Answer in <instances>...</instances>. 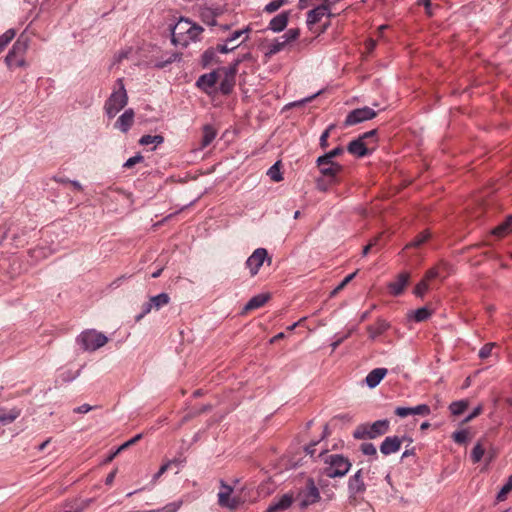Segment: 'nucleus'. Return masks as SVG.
<instances>
[{
	"instance_id": "obj_48",
	"label": "nucleus",
	"mask_w": 512,
	"mask_h": 512,
	"mask_svg": "<svg viewBox=\"0 0 512 512\" xmlns=\"http://www.w3.org/2000/svg\"><path fill=\"white\" fill-rule=\"evenodd\" d=\"M356 275V272L347 275L340 284L331 292V296H335L339 293Z\"/></svg>"
},
{
	"instance_id": "obj_45",
	"label": "nucleus",
	"mask_w": 512,
	"mask_h": 512,
	"mask_svg": "<svg viewBox=\"0 0 512 512\" xmlns=\"http://www.w3.org/2000/svg\"><path fill=\"white\" fill-rule=\"evenodd\" d=\"M300 36V30L297 28H291L286 31L281 37L286 40V43L289 45L291 42L298 39Z\"/></svg>"
},
{
	"instance_id": "obj_10",
	"label": "nucleus",
	"mask_w": 512,
	"mask_h": 512,
	"mask_svg": "<svg viewBox=\"0 0 512 512\" xmlns=\"http://www.w3.org/2000/svg\"><path fill=\"white\" fill-rule=\"evenodd\" d=\"M376 134L375 130L368 131L361 135L359 138L351 141L348 145V151L349 153L357 156V157H363L365 156L368 151V143L366 142L367 139L374 138Z\"/></svg>"
},
{
	"instance_id": "obj_29",
	"label": "nucleus",
	"mask_w": 512,
	"mask_h": 512,
	"mask_svg": "<svg viewBox=\"0 0 512 512\" xmlns=\"http://www.w3.org/2000/svg\"><path fill=\"white\" fill-rule=\"evenodd\" d=\"M150 300L153 304V308L155 310H159L170 302V297L167 293H160L158 295L152 296Z\"/></svg>"
},
{
	"instance_id": "obj_11",
	"label": "nucleus",
	"mask_w": 512,
	"mask_h": 512,
	"mask_svg": "<svg viewBox=\"0 0 512 512\" xmlns=\"http://www.w3.org/2000/svg\"><path fill=\"white\" fill-rule=\"evenodd\" d=\"M375 116L376 112L370 107L354 109L347 115L344 124L345 126H352L373 119Z\"/></svg>"
},
{
	"instance_id": "obj_61",
	"label": "nucleus",
	"mask_w": 512,
	"mask_h": 512,
	"mask_svg": "<svg viewBox=\"0 0 512 512\" xmlns=\"http://www.w3.org/2000/svg\"><path fill=\"white\" fill-rule=\"evenodd\" d=\"M482 411L481 406L476 407L473 412L465 419L466 422L472 420L474 417L478 416Z\"/></svg>"
},
{
	"instance_id": "obj_55",
	"label": "nucleus",
	"mask_w": 512,
	"mask_h": 512,
	"mask_svg": "<svg viewBox=\"0 0 512 512\" xmlns=\"http://www.w3.org/2000/svg\"><path fill=\"white\" fill-rule=\"evenodd\" d=\"M493 345L492 343L484 345L479 351V357L482 359L487 358L491 354Z\"/></svg>"
},
{
	"instance_id": "obj_59",
	"label": "nucleus",
	"mask_w": 512,
	"mask_h": 512,
	"mask_svg": "<svg viewBox=\"0 0 512 512\" xmlns=\"http://www.w3.org/2000/svg\"><path fill=\"white\" fill-rule=\"evenodd\" d=\"M91 409H92V407L89 404H83V405L75 408L74 412L84 414V413L89 412Z\"/></svg>"
},
{
	"instance_id": "obj_22",
	"label": "nucleus",
	"mask_w": 512,
	"mask_h": 512,
	"mask_svg": "<svg viewBox=\"0 0 512 512\" xmlns=\"http://www.w3.org/2000/svg\"><path fill=\"white\" fill-rule=\"evenodd\" d=\"M348 488L351 494L356 495L365 491V484L362 477V471L358 470L348 482Z\"/></svg>"
},
{
	"instance_id": "obj_30",
	"label": "nucleus",
	"mask_w": 512,
	"mask_h": 512,
	"mask_svg": "<svg viewBox=\"0 0 512 512\" xmlns=\"http://www.w3.org/2000/svg\"><path fill=\"white\" fill-rule=\"evenodd\" d=\"M164 142V138L161 135H144L140 138L139 144L143 146H147L153 144L158 146Z\"/></svg>"
},
{
	"instance_id": "obj_18",
	"label": "nucleus",
	"mask_w": 512,
	"mask_h": 512,
	"mask_svg": "<svg viewBox=\"0 0 512 512\" xmlns=\"http://www.w3.org/2000/svg\"><path fill=\"white\" fill-rule=\"evenodd\" d=\"M430 413V407L426 404H420L415 407H397L395 409V414L402 418L408 415L428 416Z\"/></svg>"
},
{
	"instance_id": "obj_34",
	"label": "nucleus",
	"mask_w": 512,
	"mask_h": 512,
	"mask_svg": "<svg viewBox=\"0 0 512 512\" xmlns=\"http://www.w3.org/2000/svg\"><path fill=\"white\" fill-rule=\"evenodd\" d=\"M20 415L19 409H12L9 413L0 415V423L3 425H7L12 423L18 416Z\"/></svg>"
},
{
	"instance_id": "obj_8",
	"label": "nucleus",
	"mask_w": 512,
	"mask_h": 512,
	"mask_svg": "<svg viewBox=\"0 0 512 512\" xmlns=\"http://www.w3.org/2000/svg\"><path fill=\"white\" fill-rule=\"evenodd\" d=\"M241 61L242 59L238 58L228 67L220 68L219 90L222 94H229L232 91Z\"/></svg>"
},
{
	"instance_id": "obj_38",
	"label": "nucleus",
	"mask_w": 512,
	"mask_h": 512,
	"mask_svg": "<svg viewBox=\"0 0 512 512\" xmlns=\"http://www.w3.org/2000/svg\"><path fill=\"white\" fill-rule=\"evenodd\" d=\"M389 325L385 321H378L375 326L370 327L369 331L372 338H375L382 334L384 331L388 329Z\"/></svg>"
},
{
	"instance_id": "obj_4",
	"label": "nucleus",
	"mask_w": 512,
	"mask_h": 512,
	"mask_svg": "<svg viewBox=\"0 0 512 512\" xmlns=\"http://www.w3.org/2000/svg\"><path fill=\"white\" fill-rule=\"evenodd\" d=\"M389 426L390 423L387 419L377 420L371 424H360L355 428L353 437L358 440L375 439L387 433Z\"/></svg>"
},
{
	"instance_id": "obj_21",
	"label": "nucleus",
	"mask_w": 512,
	"mask_h": 512,
	"mask_svg": "<svg viewBox=\"0 0 512 512\" xmlns=\"http://www.w3.org/2000/svg\"><path fill=\"white\" fill-rule=\"evenodd\" d=\"M293 502V497L290 494H284L278 500L271 503L266 512H280L288 509Z\"/></svg>"
},
{
	"instance_id": "obj_64",
	"label": "nucleus",
	"mask_w": 512,
	"mask_h": 512,
	"mask_svg": "<svg viewBox=\"0 0 512 512\" xmlns=\"http://www.w3.org/2000/svg\"><path fill=\"white\" fill-rule=\"evenodd\" d=\"M142 438V434H137L135 435L133 438H131L130 440H128V443L130 445L136 443L137 441H139L140 439Z\"/></svg>"
},
{
	"instance_id": "obj_31",
	"label": "nucleus",
	"mask_w": 512,
	"mask_h": 512,
	"mask_svg": "<svg viewBox=\"0 0 512 512\" xmlns=\"http://www.w3.org/2000/svg\"><path fill=\"white\" fill-rule=\"evenodd\" d=\"M15 36V29H8L0 36V53L4 51V49L14 39Z\"/></svg>"
},
{
	"instance_id": "obj_14",
	"label": "nucleus",
	"mask_w": 512,
	"mask_h": 512,
	"mask_svg": "<svg viewBox=\"0 0 512 512\" xmlns=\"http://www.w3.org/2000/svg\"><path fill=\"white\" fill-rule=\"evenodd\" d=\"M220 79V68L207 74L201 75L196 84L204 92L210 94L213 92L215 85Z\"/></svg>"
},
{
	"instance_id": "obj_5",
	"label": "nucleus",
	"mask_w": 512,
	"mask_h": 512,
	"mask_svg": "<svg viewBox=\"0 0 512 512\" xmlns=\"http://www.w3.org/2000/svg\"><path fill=\"white\" fill-rule=\"evenodd\" d=\"M324 464V473L329 478L343 477L351 468L349 459L340 454L326 456Z\"/></svg>"
},
{
	"instance_id": "obj_36",
	"label": "nucleus",
	"mask_w": 512,
	"mask_h": 512,
	"mask_svg": "<svg viewBox=\"0 0 512 512\" xmlns=\"http://www.w3.org/2000/svg\"><path fill=\"white\" fill-rule=\"evenodd\" d=\"M288 0H272L264 7V12L274 13L279 10L282 6L286 5Z\"/></svg>"
},
{
	"instance_id": "obj_25",
	"label": "nucleus",
	"mask_w": 512,
	"mask_h": 512,
	"mask_svg": "<svg viewBox=\"0 0 512 512\" xmlns=\"http://www.w3.org/2000/svg\"><path fill=\"white\" fill-rule=\"evenodd\" d=\"M269 300L268 294H258L253 296L245 305L244 310L250 311L262 307Z\"/></svg>"
},
{
	"instance_id": "obj_46",
	"label": "nucleus",
	"mask_w": 512,
	"mask_h": 512,
	"mask_svg": "<svg viewBox=\"0 0 512 512\" xmlns=\"http://www.w3.org/2000/svg\"><path fill=\"white\" fill-rule=\"evenodd\" d=\"M267 174L271 178V180L275 182H280L283 179L282 173L280 172V169L278 167V163H275L273 166H271Z\"/></svg>"
},
{
	"instance_id": "obj_20",
	"label": "nucleus",
	"mask_w": 512,
	"mask_h": 512,
	"mask_svg": "<svg viewBox=\"0 0 512 512\" xmlns=\"http://www.w3.org/2000/svg\"><path fill=\"white\" fill-rule=\"evenodd\" d=\"M289 17H290L289 11H284V12L276 15L275 17H273L270 20V22L268 24V29L274 33H279V32L284 31L288 25Z\"/></svg>"
},
{
	"instance_id": "obj_17",
	"label": "nucleus",
	"mask_w": 512,
	"mask_h": 512,
	"mask_svg": "<svg viewBox=\"0 0 512 512\" xmlns=\"http://www.w3.org/2000/svg\"><path fill=\"white\" fill-rule=\"evenodd\" d=\"M402 442V439L398 436H388L382 441L380 452L385 456L396 453L401 449Z\"/></svg>"
},
{
	"instance_id": "obj_28",
	"label": "nucleus",
	"mask_w": 512,
	"mask_h": 512,
	"mask_svg": "<svg viewBox=\"0 0 512 512\" xmlns=\"http://www.w3.org/2000/svg\"><path fill=\"white\" fill-rule=\"evenodd\" d=\"M512 231V215L507 218L505 222L498 225L492 230V234L497 237H503Z\"/></svg>"
},
{
	"instance_id": "obj_15",
	"label": "nucleus",
	"mask_w": 512,
	"mask_h": 512,
	"mask_svg": "<svg viewBox=\"0 0 512 512\" xmlns=\"http://www.w3.org/2000/svg\"><path fill=\"white\" fill-rule=\"evenodd\" d=\"M301 506L307 507L319 501L320 493L312 479L308 480L307 487L300 493Z\"/></svg>"
},
{
	"instance_id": "obj_56",
	"label": "nucleus",
	"mask_w": 512,
	"mask_h": 512,
	"mask_svg": "<svg viewBox=\"0 0 512 512\" xmlns=\"http://www.w3.org/2000/svg\"><path fill=\"white\" fill-rule=\"evenodd\" d=\"M170 464H171V462L168 461L167 463H164L163 465H161L158 472L154 475L153 480L154 481L158 480L168 470Z\"/></svg>"
},
{
	"instance_id": "obj_9",
	"label": "nucleus",
	"mask_w": 512,
	"mask_h": 512,
	"mask_svg": "<svg viewBox=\"0 0 512 512\" xmlns=\"http://www.w3.org/2000/svg\"><path fill=\"white\" fill-rule=\"evenodd\" d=\"M316 164L320 173L329 179L330 183L336 182L337 175L342 171L343 167L338 162L326 160V158L318 157Z\"/></svg>"
},
{
	"instance_id": "obj_53",
	"label": "nucleus",
	"mask_w": 512,
	"mask_h": 512,
	"mask_svg": "<svg viewBox=\"0 0 512 512\" xmlns=\"http://www.w3.org/2000/svg\"><path fill=\"white\" fill-rule=\"evenodd\" d=\"M316 2L328 3V0H299L298 7L303 10L308 8L309 6L314 5Z\"/></svg>"
},
{
	"instance_id": "obj_35",
	"label": "nucleus",
	"mask_w": 512,
	"mask_h": 512,
	"mask_svg": "<svg viewBox=\"0 0 512 512\" xmlns=\"http://www.w3.org/2000/svg\"><path fill=\"white\" fill-rule=\"evenodd\" d=\"M429 237H430V232L425 230V231L421 232L419 235H417L413 241H411L409 244H407L406 248L419 247L424 242H426L429 239Z\"/></svg>"
},
{
	"instance_id": "obj_58",
	"label": "nucleus",
	"mask_w": 512,
	"mask_h": 512,
	"mask_svg": "<svg viewBox=\"0 0 512 512\" xmlns=\"http://www.w3.org/2000/svg\"><path fill=\"white\" fill-rule=\"evenodd\" d=\"M418 5H423L426 9V13L431 16V0H418Z\"/></svg>"
},
{
	"instance_id": "obj_19",
	"label": "nucleus",
	"mask_w": 512,
	"mask_h": 512,
	"mask_svg": "<svg viewBox=\"0 0 512 512\" xmlns=\"http://www.w3.org/2000/svg\"><path fill=\"white\" fill-rule=\"evenodd\" d=\"M135 113L133 109H126L116 120L115 128L123 133H127L134 123Z\"/></svg>"
},
{
	"instance_id": "obj_2",
	"label": "nucleus",
	"mask_w": 512,
	"mask_h": 512,
	"mask_svg": "<svg viewBox=\"0 0 512 512\" xmlns=\"http://www.w3.org/2000/svg\"><path fill=\"white\" fill-rule=\"evenodd\" d=\"M128 103V94L123 78H118L112 92L104 104V111L108 118H114Z\"/></svg>"
},
{
	"instance_id": "obj_63",
	"label": "nucleus",
	"mask_w": 512,
	"mask_h": 512,
	"mask_svg": "<svg viewBox=\"0 0 512 512\" xmlns=\"http://www.w3.org/2000/svg\"><path fill=\"white\" fill-rule=\"evenodd\" d=\"M69 183L75 188L77 189L78 191H82L83 190V186L81 185L80 182L76 181V180H71L69 181Z\"/></svg>"
},
{
	"instance_id": "obj_49",
	"label": "nucleus",
	"mask_w": 512,
	"mask_h": 512,
	"mask_svg": "<svg viewBox=\"0 0 512 512\" xmlns=\"http://www.w3.org/2000/svg\"><path fill=\"white\" fill-rule=\"evenodd\" d=\"M452 437L456 443L462 444L467 441L468 432L466 430H459V431L454 432Z\"/></svg>"
},
{
	"instance_id": "obj_41",
	"label": "nucleus",
	"mask_w": 512,
	"mask_h": 512,
	"mask_svg": "<svg viewBox=\"0 0 512 512\" xmlns=\"http://www.w3.org/2000/svg\"><path fill=\"white\" fill-rule=\"evenodd\" d=\"M431 316V311L426 307H421L413 312V319L416 322L427 320Z\"/></svg>"
},
{
	"instance_id": "obj_33",
	"label": "nucleus",
	"mask_w": 512,
	"mask_h": 512,
	"mask_svg": "<svg viewBox=\"0 0 512 512\" xmlns=\"http://www.w3.org/2000/svg\"><path fill=\"white\" fill-rule=\"evenodd\" d=\"M468 407V402L466 400L454 401L450 404L449 409L453 415L462 414L466 408Z\"/></svg>"
},
{
	"instance_id": "obj_13",
	"label": "nucleus",
	"mask_w": 512,
	"mask_h": 512,
	"mask_svg": "<svg viewBox=\"0 0 512 512\" xmlns=\"http://www.w3.org/2000/svg\"><path fill=\"white\" fill-rule=\"evenodd\" d=\"M268 253L265 248H257L247 259L246 266L250 271L251 276H255L264 261L267 259Z\"/></svg>"
},
{
	"instance_id": "obj_62",
	"label": "nucleus",
	"mask_w": 512,
	"mask_h": 512,
	"mask_svg": "<svg viewBox=\"0 0 512 512\" xmlns=\"http://www.w3.org/2000/svg\"><path fill=\"white\" fill-rule=\"evenodd\" d=\"M124 279H125V277H124V276H121V277H119V278L115 279V280L111 283V287H113V288H117V287H119V286L121 285V283H122V281H123Z\"/></svg>"
},
{
	"instance_id": "obj_12",
	"label": "nucleus",
	"mask_w": 512,
	"mask_h": 512,
	"mask_svg": "<svg viewBox=\"0 0 512 512\" xmlns=\"http://www.w3.org/2000/svg\"><path fill=\"white\" fill-rule=\"evenodd\" d=\"M324 17H331L330 5L328 3H322L307 13L306 24L308 28L312 30L313 26L320 22Z\"/></svg>"
},
{
	"instance_id": "obj_42",
	"label": "nucleus",
	"mask_w": 512,
	"mask_h": 512,
	"mask_svg": "<svg viewBox=\"0 0 512 512\" xmlns=\"http://www.w3.org/2000/svg\"><path fill=\"white\" fill-rule=\"evenodd\" d=\"M361 452L366 456H372L375 459L377 458V449L374 444L370 442H365L360 445Z\"/></svg>"
},
{
	"instance_id": "obj_47",
	"label": "nucleus",
	"mask_w": 512,
	"mask_h": 512,
	"mask_svg": "<svg viewBox=\"0 0 512 512\" xmlns=\"http://www.w3.org/2000/svg\"><path fill=\"white\" fill-rule=\"evenodd\" d=\"M230 44H231V42H227V39H226L224 43L218 44L215 48L219 54H226L228 52L233 51L234 49H236L239 46V44L229 46Z\"/></svg>"
},
{
	"instance_id": "obj_40",
	"label": "nucleus",
	"mask_w": 512,
	"mask_h": 512,
	"mask_svg": "<svg viewBox=\"0 0 512 512\" xmlns=\"http://www.w3.org/2000/svg\"><path fill=\"white\" fill-rule=\"evenodd\" d=\"M183 505L182 500H177L166 504L162 508L154 509V512H177Z\"/></svg>"
},
{
	"instance_id": "obj_24",
	"label": "nucleus",
	"mask_w": 512,
	"mask_h": 512,
	"mask_svg": "<svg viewBox=\"0 0 512 512\" xmlns=\"http://www.w3.org/2000/svg\"><path fill=\"white\" fill-rule=\"evenodd\" d=\"M286 40H284L281 36L275 38L271 43L266 46L265 55L267 57H271L281 51H283L287 47Z\"/></svg>"
},
{
	"instance_id": "obj_3",
	"label": "nucleus",
	"mask_w": 512,
	"mask_h": 512,
	"mask_svg": "<svg viewBox=\"0 0 512 512\" xmlns=\"http://www.w3.org/2000/svg\"><path fill=\"white\" fill-rule=\"evenodd\" d=\"M217 501L221 508L234 511L239 508L246 499L243 496V490L236 492L233 487L226 484L224 481H220Z\"/></svg>"
},
{
	"instance_id": "obj_16",
	"label": "nucleus",
	"mask_w": 512,
	"mask_h": 512,
	"mask_svg": "<svg viewBox=\"0 0 512 512\" xmlns=\"http://www.w3.org/2000/svg\"><path fill=\"white\" fill-rule=\"evenodd\" d=\"M409 280H410V274L408 272L400 273L395 278V280L391 281L387 286L390 294L393 296L401 295L404 292L407 284L409 283Z\"/></svg>"
},
{
	"instance_id": "obj_44",
	"label": "nucleus",
	"mask_w": 512,
	"mask_h": 512,
	"mask_svg": "<svg viewBox=\"0 0 512 512\" xmlns=\"http://www.w3.org/2000/svg\"><path fill=\"white\" fill-rule=\"evenodd\" d=\"M429 289V283L422 279L414 288V295L417 297H423Z\"/></svg>"
},
{
	"instance_id": "obj_37",
	"label": "nucleus",
	"mask_w": 512,
	"mask_h": 512,
	"mask_svg": "<svg viewBox=\"0 0 512 512\" xmlns=\"http://www.w3.org/2000/svg\"><path fill=\"white\" fill-rule=\"evenodd\" d=\"M512 490V475L508 478L507 482L503 485V487L498 492L496 499L498 502L504 501L507 497V494Z\"/></svg>"
},
{
	"instance_id": "obj_1",
	"label": "nucleus",
	"mask_w": 512,
	"mask_h": 512,
	"mask_svg": "<svg viewBox=\"0 0 512 512\" xmlns=\"http://www.w3.org/2000/svg\"><path fill=\"white\" fill-rule=\"evenodd\" d=\"M203 30L200 25L181 18L172 29V42L175 46L187 47L200 39Z\"/></svg>"
},
{
	"instance_id": "obj_23",
	"label": "nucleus",
	"mask_w": 512,
	"mask_h": 512,
	"mask_svg": "<svg viewBox=\"0 0 512 512\" xmlns=\"http://www.w3.org/2000/svg\"><path fill=\"white\" fill-rule=\"evenodd\" d=\"M387 374L386 368H376L368 373L365 383L369 388H375Z\"/></svg>"
},
{
	"instance_id": "obj_54",
	"label": "nucleus",
	"mask_w": 512,
	"mask_h": 512,
	"mask_svg": "<svg viewBox=\"0 0 512 512\" xmlns=\"http://www.w3.org/2000/svg\"><path fill=\"white\" fill-rule=\"evenodd\" d=\"M438 276H439L438 267H433L426 272L423 279L429 283L431 280L437 278Z\"/></svg>"
},
{
	"instance_id": "obj_39",
	"label": "nucleus",
	"mask_w": 512,
	"mask_h": 512,
	"mask_svg": "<svg viewBox=\"0 0 512 512\" xmlns=\"http://www.w3.org/2000/svg\"><path fill=\"white\" fill-rule=\"evenodd\" d=\"M183 505L182 500H177L166 504L162 508L154 509V512H177Z\"/></svg>"
},
{
	"instance_id": "obj_26",
	"label": "nucleus",
	"mask_w": 512,
	"mask_h": 512,
	"mask_svg": "<svg viewBox=\"0 0 512 512\" xmlns=\"http://www.w3.org/2000/svg\"><path fill=\"white\" fill-rule=\"evenodd\" d=\"M218 63H220L219 53L217 52L215 47H211V48L207 49L202 54V64L204 67L211 66L213 64H218Z\"/></svg>"
},
{
	"instance_id": "obj_60",
	"label": "nucleus",
	"mask_w": 512,
	"mask_h": 512,
	"mask_svg": "<svg viewBox=\"0 0 512 512\" xmlns=\"http://www.w3.org/2000/svg\"><path fill=\"white\" fill-rule=\"evenodd\" d=\"M129 446L130 444L128 443V441H126L120 447H118V449L113 454L109 456L108 460L111 461L119 452H121L122 450L126 449Z\"/></svg>"
},
{
	"instance_id": "obj_7",
	"label": "nucleus",
	"mask_w": 512,
	"mask_h": 512,
	"mask_svg": "<svg viewBox=\"0 0 512 512\" xmlns=\"http://www.w3.org/2000/svg\"><path fill=\"white\" fill-rule=\"evenodd\" d=\"M108 342V338L101 332L90 329L83 331L77 337V343L85 351H95L103 347Z\"/></svg>"
},
{
	"instance_id": "obj_43",
	"label": "nucleus",
	"mask_w": 512,
	"mask_h": 512,
	"mask_svg": "<svg viewBox=\"0 0 512 512\" xmlns=\"http://www.w3.org/2000/svg\"><path fill=\"white\" fill-rule=\"evenodd\" d=\"M485 453V449L481 443H477L471 452V459L473 463H478Z\"/></svg>"
},
{
	"instance_id": "obj_6",
	"label": "nucleus",
	"mask_w": 512,
	"mask_h": 512,
	"mask_svg": "<svg viewBox=\"0 0 512 512\" xmlns=\"http://www.w3.org/2000/svg\"><path fill=\"white\" fill-rule=\"evenodd\" d=\"M28 40L20 37L13 44L5 57V63L9 68L13 67H26L25 54L28 50Z\"/></svg>"
},
{
	"instance_id": "obj_27",
	"label": "nucleus",
	"mask_w": 512,
	"mask_h": 512,
	"mask_svg": "<svg viewBox=\"0 0 512 512\" xmlns=\"http://www.w3.org/2000/svg\"><path fill=\"white\" fill-rule=\"evenodd\" d=\"M217 132L211 125H205L203 127V136L201 140V147L205 148L212 143L216 138Z\"/></svg>"
},
{
	"instance_id": "obj_32",
	"label": "nucleus",
	"mask_w": 512,
	"mask_h": 512,
	"mask_svg": "<svg viewBox=\"0 0 512 512\" xmlns=\"http://www.w3.org/2000/svg\"><path fill=\"white\" fill-rule=\"evenodd\" d=\"M250 31H251V27L250 26H246L243 29L236 30L227 38V42L233 43L235 40H237L238 38H240L241 36L244 35L245 37L239 43V45H240L241 43L245 42L248 39V34L250 33Z\"/></svg>"
},
{
	"instance_id": "obj_52",
	"label": "nucleus",
	"mask_w": 512,
	"mask_h": 512,
	"mask_svg": "<svg viewBox=\"0 0 512 512\" xmlns=\"http://www.w3.org/2000/svg\"><path fill=\"white\" fill-rule=\"evenodd\" d=\"M143 161V156L140 155V154H137L133 157H130L129 159H127V161L124 163V167L125 168H131L133 167L135 164L137 163H140Z\"/></svg>"
},
{
	"instance_id": "obj_50",
	"label": "nucleus",
	"mask_w": 512,
	"mask_h": 512,
	"mask_svg": "<svg viewBox=\"0 0 512 512\" xmlns=\"http://www.w3.org/2000/svg\"><path fill=\"white\" fill-rule=\"evenodd\" d=\"M153 308V304L151 302V300L149 299L148 302H146L143 306H142V312L136 316V321H139L141 320L145 315H147L148 313H150L152 311Z\"/></svg>"
},
{
	"instance_id": "obj_51",
	"label": "nucleus",
	"mask_w": 512,
	"mask_h": 512,
	"mask_svg": "<svg viewBox=\"0 0 512 512\" xmlns=\"http://www.w3.org/2000/svg\"><path fill=\"white\" fill-rule=\"evenodd\" d=\"M343 153V149L341 147H336L332 149L331 151L325 153L324 155L320 156L321 158H326V160H333V158L341 155Z\"/></svg>"
},
{
	"instance_id": "obj_57",
	"label": "nucleus",
	"mask_w": 512,
	"mask_h": 512,
	"mask_svg": "<svg viewBox=\"0 0 512 512\" xmlns=\"http://www.w3.org/2000/svg\"><path fill=\"white\" fill-rule=\"evenodd\" d=\"M330 130L326 129L322 135L320 136V146L322 148H326L328 146V138H329Z\"/></svg>"
}]
</instances>
